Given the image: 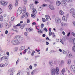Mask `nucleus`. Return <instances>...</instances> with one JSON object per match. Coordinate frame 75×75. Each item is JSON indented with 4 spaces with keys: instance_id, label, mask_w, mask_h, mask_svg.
Masks as SVG:
<instances>
[{
    "instance_id": "obj_51",
    "label": "nucleus",
    "mask_w": 75,
    "mask_h": 75,
    "mask_svg": "<svg viewBox=\"0 0 75 75\" xmlns=\"http://www.w3.org/2000/svg\"><path fill=\"white\" fill-rule=\"evenodd\" d=\"M52 36L53 37H55V33H52Z\"/></svg>"
},
{
    "instance_id": "obj_5",
    "label": "nucleus",
    "mask_w": 75,
    "mask_h": 75,
    "mask_svg": "<svg viewBox=\"0 0 75 75\" xmlns=\"http://www.w3.org/2000/svg\"><path fill=\"white\" fill-rule=\"evenodd\" d=\"M21 12L22 13V14H25V15H26V18L30 16V14H28V12H25V10H23Z\"/></svg>"
},
{
    "instance_id": "obj_31",
    "label": "nucleus",
    "mask_w": 75,
    "mask_h": 75,
    "mask_svg": "<svg viewBox=\"0 0 75 75\" xmlns=\"http://www.w3.org/2000/svg\"><path fill=\"white\" fill-rule=\"evenodd\" d=\"M60 25L62 27H64L65 25V23H61Z\"/></svg>"
},
{
    "instance_id": "obj_39",
    "label": "nucleus",
    "mask_w": 75,
    "mask_h": 75,
    "mask_svg": "<svg viewBox=\"0 0 75 75\" xmlns=\"http://www.w3.org/2000/svg\"><path fill=\"white\" fill-rule=\"evenodd\" d=\"M63 54H66V55H67V54H68V52H66V51H65L64 50H63Z\"/></svg>"
},
{
    "instance_id": "obj_36",
    "label": "nucleus",
    "mask_w": 75,
    "mask_h": 75,
    "mask_svg": "<svg viewBox=\"0 0 75 75\" xmlns=\"http://www.w3.org/2000/svg\"><path fill=\"white\" fill-rule=\"evenodd\" d=\"M0 67L2 68V67H5V65H4V64H0Z\"/></svg>"
},
{
    "instance_id": "obj_27",
    "label": "nucleus",
    "mask_w": 75,
    "mask_h": 75,
    "mask_svg": "<svg viewBox=\"0 0 75 75\" xmlns=\"http://www.w3.org/2000/svg\"><path fill=\"white\" fill-rule=\"evenodd\" d=\"M34 70L35 71V73H36V72H39L40 71L39 70V69H34Z\"/></svg>"
},
{
    "instance_id": "obj_32",
    "label": "nucleus",
    "mask_w": 75,
    "mask_h": 75,
    "mask_svg": "<svg viewBox=\"0 0 75 75\" xmlns=\"http://www.w3.org/2000/svg\"><path fill=\"white\" fill-rule=\"evenodd\" d=\"M30 8L31 9L34 8V5L33 4H31L30 5Z\"/></svg>"
},
{
    "instance_id": "obj_61",
    "label": "nucleus",
    "mask_w": 75,
    "mask_h": 75,
    "mask_svg": "<svg viewBox=\"0 0 75 75\" xmlns=\"http://www.w3.org/2000/svg\"><path fill=\"white\" fill-rule=\"evenodd\" d=\"M3 27V25H2V23H1L0 24V28H2Z\"/></svg>"
},
{
    "instance_id": "obj_42",
    "label": "nucleus",
    "mask_w": 75,
    "mask_h": 75,
    "mask_svg": "<svg viewBox=\"0 0 75 75\" xmlns=\"http://www.w3.org/2000/svg\"><path fill=\"white\" fill-rule=\"evenodd\" d=\"M8 62H6L5 64H4L5 65V66H7L8 65Z\"/></svg>"
},
{
    "instance_id": "obj_2",
    "label": "nucleus",
    "mask_w": 75,
    "mask_h": 75,
    "mask_svg": "<svg viewBox=\"0 0 75 75\" xmlns=\"http://www.w3.org/2000/svg\"><path fill=\"white\" fill-rule=\"evenodd\" d=\"M11 43L13 45H18L20 44V41H18L17 40H12L11 41Z\"/></svg>"
},
{
    "instance_id": "obj_38",
    "label": "nucleus",
    "mask_w": 75,
    "mask_h": 75,
    "mask_svg": "<svg viewBox=\"0 0 75 75\" xmlns=\"http://www.w3.org/2000/svg\"><path fill=\"white\" fill-rule=\"evenodd\" d=\"M38 34H41V33H42V31L41 30H39L38 31Z\"/></svg>"
},
{
    "instance_id": "obj_6",
    "label": "nucleus",
    "mask_w": 75,
    "mask_h": 75,
    "mask_svg": "<svg viewBox=\"0 0 75 75\" xmlns=\"http://www.w3.org/2000/svg\"><path fill=\"white\" fill-rule=\"evenodd\" d=\"M55 21L56 23H57V24H59L61 22V19L60 18H57L55 19Z\"/></svg>"
},
{
    "instance_id": "obj_29",
    "label": "nucleus",
    "mask_w": 75,
    "mask_h": 75,
    "mask_svg": "<svg viewBox=\"0 0 75 75\" xmlns=\"http://www.w3.org/2000/svg\"><path fill=\"white\" fill-rule=\"evenodd\" d=\"M59 14L60 15H63L64 14V12L62 10H60L59 11Z\"/></svg>"
},
{
    "instance_id": "obj_46",
    "label": "nucleus",
    "mask_w": 75,
    "mask_h": 75,
    "mask_svg": "<svg viewBox=\"0 0 75 75\" xmlns=\"http://www.w3.org/2000/svg\"><path fill=\"white\" fill-rule=\"evenodd\" d=\"M30 19H28L27 21V23H30Z\"/></svg>"
},
{
    "instance_id": "obj_56",
    "label": "nucleus",
    "mask_w": 75,
    "mask_h": 75,
    "mask_svg": "<svg viewBox=\"0 0 75 75\" xmlns=\"http://www.w3.org/2000/svg\"><path fill=\"white\" fill-rule=\"evenodd\" d=\"M44 24L42 23L41 25V27L43 28V27H44Z\"/></svg>"
},
{
    "instance_id": "obj_35",
    "label": "nucleus",
    "mask_w": 75,
    "mask_h": 75,
    "mask_svg": "<svg viewBox=\"0 0 75 75\" xmlns=\"http://www.w3.org/2000/svg\"><path fill=\"white\" fill-rule=\"evenodd\" d=\"M3 19V17L1 15H0V21H2Z\"/></svg>"
},
{
    "instance_id": "obj_10",
    "label": "nucleus",
    "mask_w": 75,
    "mask_h": 75,
    "mask_svg": "<svg viewBox=\"0 0 75 75\" xmlns=\"http://www.w3.org/2000/svg\"><path fill=\"white\" fill-rule=\"evenodd\" d=\"M62 5L63 6V7H65L67 6V3L65 1V0H63L62 1Z\"/></svg>"
},
{
    "instance_id": "obj_9",
    "label": "nucleus",
    "mask_w": 75,
    "mask_h": 75,
    "mask_svg": "<svg viewBox=\"0 0 75 75\" xmlns=\"http://www.w3.org/2000/svg\"><path fill=\"white\" fill-rule=\"evenodd\" d=\"M12 30H13V31H15L16 33L18 32V28H17L16 25H13Z\"/></svg>"
},
{
    "instance_id": "obj_8",
    "label": "nucleus",
    "mask_w": 75,
    "mask_h": 75,
    "mask_svg": "<svg viewBox=\"0 0 75 75\" xmlns=\"http://www.w3.org/2000/svg\"><path fill=\"white\" fill-rule=\"evenodd\" d=\"M73 44L75 45V38H74L73 40ZM72 50L73 52H75V46H74L72 48Z\"/></svg>"
},
{
    "instance_id": "obj_44",
    "label": "nucleus",
    "mask_w": 75,
    "mask_h": 75,
    "mask_svg": "<svg viewBox=\"0 0 75 75\" xmlns=\"http://www.w3.org/2000/svg\"><path fill=\"white\" fill-rule=\"evenodd\" d=\"M52 32L51 31H50L49 33V35L50 36H51L52 35Z\"/></svg>"
},
{
    "instance_id": "obj_63",
    "label": "nucleus",
    "mask_w": 75,
    "mask_h": 75,
    "mask_svg": "<svg viewBox=\"0 0 75 75\" xmlns=\"http://www.w3.org/2000/svg\"><path fill=\"white\" fill-rule=\"evenodd\" d=\"M62 34L63 35H65V32L64 31H63L62 32Z\"/></svg>"
},
{
    "instance_id": "obj_4",
    "label": "nucleus",
    "mask_w": 75,
    "mask_h": 75,
    "mask_svg": "<svg viewBox=\"0 0 75 75\" xmlns=\"http://www.w3.org/2000/svg\"><path fill=\"white\" fill-rule=\"evenodd\" d=\"M16 38L17 40L22 41L24 39L23 37L21 36L17 35L16 36Z\"/></svg>"
},
{
    "instance_id": "obj_12",
    "label": "nucleus",
    "mask_w": 75,
    "mask_h": 75,
    "mask_svg": "<svg viewBox=\"0 0 75 75\" xmlns=\"http://www.w3.org/2000/svg\"><path fill=\"white\" fill-rule=\"evenodd\" d=\"M71 70V71H75V66L71 65L70 67Z\"/></svg>"
},
{
    "instance_id": "obj_28",
    "label": "nucleus",
    "mask_w": 75,
    "mask_h": 75,
    "mask_svg": "<svg viewBox=\"0 0 75 75\" xmlns=\"http://www.w3.org/2000/svg\"><path fill=\"white\" fill-rule=\"evenodd\" d=\"M8 7L10 10H11L13 8V6L11 4H10L9 5Z\"/></svg>"
},
{
    "instance_id": "obj_7",
    "label": "nucleus",
    "mask_w": 75,
    "mask_h": 75,
    "mask_svg": "<svg viewBox=\"0 0 75 75\" xmlns=\"http://www.w3.org/2000/svg\"><path fill=\"white\" fill-rule=\"evenodd\" d=\"M50 17L49 16H47V15H45V18H46L45 19V18H42V21L43 22H45V21H48V19H49V18L48 17Z\"/></svg>"
},
{
    "instance_id": "obj_34",
    "label": "nucleus",
    "mask_w": 75,
    "mask_h": 75,
    "mask_svg": "<svg viewBox=\"0 0 75 75\" xmlns=\"http://www.w3.org/2000/svg\"><path fill=\"white\" fill-rule=\"evenodd\" d=\"M35 74V72L34 70L31 72V75H34Z\"/></svg>"
},
{
    "instance_id": "obj_23",
    "label": "nucleus",
    "mask_w": 75,
    "mask_h": 75,
    "mask_svg": "<svg viewBox=\"0 0 75 75\" xmlns=\"http://www.w3.org/2000/svg\"><path fill=\"white\" fill-rule=\"evenodd\" d=\"M63 20H64L65 21H67V18L66 17L64 16L62 18Z\"/></svg>"
},
{
    "instance_id": "obj_1",
    "label": "nucleus",
    "mask_w": 75,
    "mask_h": 75,
    "mask_svg": "<svg viewBox=\"0 0 75 75\" xmlns=\"http://www.w3.org/2000/svg\"><path fill=\"white\" fill-rule=\"evenodd\" d=\"M55 74L57 75H58L59 74V68L58 67H56L55 68H53L51 69V75H55Z\"/></svg>"
},
{
    "instance_id": "obj_21",
    "label": "nucleus",
    "mask_w": 75,
    "mask_h": 75,
    "mask_svg": "<svg viewBox=\"0 0 75 75\" xmlns=\"http://www.w3.org/2000/svg\"><path fill=\"white\" fill-rule=\"evenodd\" d=\"M49 64L51 66H52L54 65V62H53V61L52 60H50L49 62Z\"/></svg>"
},
{
    "instance_id": "obj_22",
    "label": "nucleus",
    "mask_w": 75,
    "mask_h": 75,
    "mask_svg": "<svg viewBox=\"0 0 75 75\" xmlns=\"http://www.w3.org/2000/svg\"><path fill=\"white\" fill-rule=\"evenodd\" d=\"M27 32H28V31H32L33 30V28H30L29 29L28 28L26 29Z\"/></svg>"
},
{
    "instance_id": "obj_50",
    "label": "nucleus",
    "mask_w": 75,
    "mask_h": 75,
    "mask_svg": "<svg viewBox=\"0 0 75 75\" xmlns=\"http://www.w3.org/2000/svg\"><path fill=\"white\" fill-rule=\"evenodd\" d=\"M38 57H40V55H37L35 56V59H36V58H38Z\"/></svg>"
},
{
    "instance_id": "obj_48",
    "label": "nucleus",
    "mask_w": 75,
    "mask_h": 75,
    "mask_svg": "<svg viewBox=\"0 0 75 75\" xmlns=\"http://www.w3.org/2000/svg\"><path fill=\"white\" fill-rule=\"evenodd\" d=\"M44 1L46 3H47V2H50V0H44Z\"/></svg>"
},
{
    "instance_id": "obj_24",
    "label": "nucleus",
    "mask_w": 75,
    "mask_h": 75,
    "mask_svg": "<svg viewBox=\"0 0 75 75\" xmlns=\"http://www.w3.org/2000/svg\"><path fill=\"white\" fill-rule=\"evenodd\" d=\"M25 27V25L24 24H22L20 26V28L21 29H23L24 28V27Z\"/></svg>"
},
{
    "instance_id": "obj_57",
    "label": "nucleus",
    "mask_w": 75,
    "mask_h": 75,
    "mask_svg": "<svg viewBox=\"0 0 75 75\" xmlns=\"http://www.w3.org/2000/svg\"><path fill=\"white\" fill-rule=\"evenodd\" d=\"M38 10H39V11H41V10H42V8H41V7H40L38 9Z\"/></svg>"
},
{
    "instance_id": "obj_37",
    "label": "nucleus",
    "mask_w": 75,
    "mask_h": 75,
    "mask_svg": "<svg viewBox=\"0 0 75 75\" xmlns=\"http://www.w3.org/2000/svg\"><path fill=\"white\" fill-rule=\"evenodd\" d=\"M47 6V4H43L42 5V6L43 7H46Z\"/></svg>"
},
{
    "instance_id": "obj_17",
    "label": "nucleus",
    "mask_w": 75,
    "mask_h": 75,
    "mask_svg": "<svg viewBox=\"0 0 75 75\" xmlns=\"http://www.w3.org/2000/svg\"><path fill=\"white\" fill-rule=\"evenodd\" d=\"M50 8L52 10H54V6L52 5H50L49 6Z\"/></svg>"
},
{
    "instance_id": "obj_62",
    "label": "nucleus",
    "mask_w": 75,
    "mask_h": 75,
    "mask_svg": "<svg viewBox=\"0 0 75 75\" xmlns=\"http://www.w3.org/2000/svg\"><path fill=\"white\" fill-rule=\"evenodd\" d=\"M25 2L24 4L25 5H26V4H27V1H24Z\"/></svg>"
},
{
    "instance_id": "obj_33",
    "label": "nucleus",
    "mask_w": 75,
    "mask_h": 75,
    "mask_svg": "<svg viewBox=\"0 0 75 75\" xmlns=\"http://www.w3.org/2000/svg\"><path fill=\"white\" fill-rule=\"evenodd\" d=\"M21 13V10H18L17 11V13L18 14H20Z\"/></svg>"
},
{
    "instance_id": "obj_45",
    "label": "nucleus",
    "mask_w": 75,
    "mask_h": 75,
    "mask_svg": "<svg viewBox=\"0 0 75 75\" xmlns=\"http://www.w3.org/2000/svg\"><path fill=\"white\" fill-rule=\"evenodd\" d=\"M21 18H24V17H25V14H23L21 17Z\"/></svg>"
},
{
    "instance_id": "obj_14",
    "label": "nucleus",
    "mask_w": 75,
    "mask_h": 75,
    "mask_svg": "<svg viewBox=\"0 0 75 75\" xmlns=\"http://www.w3.org/2000/svg\"><path fill=\"white\" fill-rule=\"evenodd\" d=\"M60 64H59V66L60 67H62V66L64 65V61L63 60H60Z\"/></svg>"
},
{
    "instance_id": "obj_18",
    "label": "nucleus",
    "mask_w": 75,
    "mask_h": 75,
    "mask_svg": "<svg viewBox=\"0 0 75 75\" xmlns=\"http://www.w3.org/2000/svg\"><path fill=\"white\" fill-rule=\"evenodd\" d=\"M32 11L34 13V14H37V10H36V9L35 8H33L32 10Z\"/></svg>"
},
{
    "instance_id": "obj_64",
    "label": "nucleus",
    "mask_w": 75,
    "mask_h": 75,
    "mask_svg": "<svg viewBox=\"0 0 75 75\" xmlns=\"http://www.w3.org/2000/svg\"><path fill=\"white\" fill-rule=\"evenodd\" d=\"M32 24L33 25H36V23L35 22H33V23H32Z\"/></svg>"
},
{
    "instance_id": "obj_13",
    "label": "nucleus",
    "mask_w": 75,
    "mask_h": 75,
    "mask_svg": "<svg viewBox=\"0 0 75 75\" xmlns=\"http://www.w3.org/2000/svg\"><path fill=\"white\" fill-rule=\"evenodd\" d=\"M67 56L70 58H72V55L71 53H69V52H68L67 54Z\"/></svg>"
},
{
    "instance_id": "obj_26",
    "label": "nucleus",
    "mask_w": 75,
    "mask_h": 75,
    "mask_svg": "<svg viewBox=\"0 0 75 75\" xmlns=\"http://www.w3.org/2000/svg\"><path fill=\"white\" fill-rule=\"evenodd\" d=\"M65 69L64 68L62 71V73L63 75H64V73H65Z\"/></svg>"
},
{
    "instance_id": "obj_47",
    "label": "nucleus",
    "mask_w": 75,
    "mask_h": 75,
    "mask_svg": "<svg viewBox=\"0 0 75 75\" xmlns=\"http://www.w3.org/2000/svg\"><path fill=\"white\" fill-rule=\"evenodd\" d=\"M44 30L46 32H47L48 31V30H47V29L46 28H44Z\"/></svg>"
},
{
    "instance_id": "obj_60",
    "label": "nucleus",
    "mask_w": 75,
    "mask_h": 75,
    "mask_svg": "<svg viewBox=\"0 0 75 75\" xmlns=\"http://www.w3.org/2000/svg\"><path fill=\"white\" fill-rule=\"evenodd\" d=\"M18 10H20L21 11V10H22V9H21V7H19L18 8Z\"/></svg>"
},
{
    "instance_id": "obj_16",
    "label": "nucleus",
    "mask_w": 75,
    "mask_h": 75,
    "mask_svg": "<svg viewBox=\"0 0 75 75\" xmlns=\"http://www.w3.org/2000/svg\"><path fill=\"white\" fill-rule=\"evenodd\" d=\"M1 61L2 60H3V59H5V61H6L7 59V57L6 56H4L1 58Z\"/></svg>"
},
{
    "instance_id": "obj_59",
    "label": "nucleus",
    "mask_w": 75,
    "mask_h": 75,
    "mask_svg": "<svg viewBox=\"0 0 75 75\" xmlns=\"http://www.w3.org/2000/svg\"><path fill=\"white\" fill-rule=\"evenodd\" d=\"M18 50V47H16L15 48V52H16L17 50Z\"/></svg>"
},
{
    "instance_id": "obj_15",
    "label": "nucleus",
    "mask_w": 75,
    "mask_h": 75,
    "mask_svg": "<svg viewBox=\"0 0 75 75\" xmlns=\"http://www.w3.org/2000/svg\"><path fill=\"white\" fill-rule=\"evenodd\" d=\"M25 49V46H22L20 48L19 50L20 51H23V50Z\"/></svg>"
},
{
    "instance_id": "obj_43",
    "label": "nucleus",
    "mask_w": 75,
    "mask_h": 75,
    "mask_svg": "<svg viewBox=\"0 0 75 75\" xmlns=\"http://www.w3.org/2000/svg\"><path fill=\"white\" fill-rule=\"evenodd\" d=\"M21 73V71H19L18 72V73L16 75H20V73Z\"/></svg>"
},
{
    "instance_id": "obj_52",
    "label": "nucleus",
    "mask_w": 75,
    "mask_h": 75,
    "mask_svg": "<svg viewBox=\"0 0 75 75\" xmlns=\"http://www.w3.org/2000/svg\"><path fill=\"white\" fill-rule=\"evenodd\" d=\"M18 2H16V3L15 4V6H18Z\"/></svg>"
},
{
    "instance_id": "obj_30",
    "label": "nucleus",
    "mask_w": 75,
    "mask_h": 75,
    "mask_svg": "<svg viewBox=\"0 0 75 75\" xmlns=\"http://www.w3.org/2000/svg\"><path fill=\"white\" fill-rule=\"evenodd\" d=\"M35 13H33L32 14H31V17L32 18H34V17H35Z\"/></svg>"
},
{
    "instance_id": "obj_3",
    "label": "nucleus",
    "mask_w": 75,
    "mask_h": 75,
    "mask_svg": "<svg viewBox=\"0 0 75 75\" xmlns=\"http://www.w3.org/2000/svg\"><path fill=\"white\" fill-rule=\"evenodd\" d=\"M15 71V70H14L13 68H11L8 71L7 74H10V75H13Z\"/></svg>"
},
{
    "instance_id": "obj_19",
    "label": "nucleus",
    "mask_w": 75,
    "mask_h": 75,
    "mask_svg": "<svg viewBox=\"0 0 75 75\" xmlns=\"http://www.w3.org/2000/svg\"><path fill=\"white\" fill-rule=\"evenodd\" d=\"M56 4L57 6H60V5H61V2H60V1H57L56 2Z\"/></svg>"
},
{
    "instance_id": "obj_20",
    "label": "nucleus",
    "mask_w": 75,
    "mask_h": 75,
    "mask_svg": "<svg viewBox=\"0 0 75 75\" xmlns=\"http://www.w3.org/2000/svg\"><path fill=\"white\" fill-rule=\"evenodd\" d=\"M70 12L72 14H73V13H75V9H74V8H72L70 10Z\"/></svg>"
},
{
    "instance_id": "obj_25",
    "label": "nucleus",
    "mask_w": 75,
    "mask_h": 75,
    "mask_svg": "<svg viewBox=\"0 0 75 75\" xmlns=\"http://www.w3.org/2000/svg\"><path fill=\"white\" fill-rule=\"evenodd\" d=\"M67 64L69 65L71 64V59H68L67 62Z\"/></svg>"
},
{
    "instance_id": "obj_55",
    "label": "nucleus",
    "mask_w": 75,
    "mask_h": 75,
    "mask_svg": "<svg viewBox=\"0 0 75 75\" xmlns=\"http://www.w3.org/2000/svg\"><path fill=\"white\" fill-rule=\"evenodd\" d=\"M70 34H71V33L70 32H69V33L67 34V37H69Z\"/></svg>"
},
{
    "instance_id": "obj_40",
    "label": "nucleus",
    "mask_w": 75,
    "mask_h": 75,
    "mask_svg": "<svg viewBox=\"0 0 75 75\" xmlns=\"http://www.w3.org/2000/svg\"><path fill=\"white\" fill-rule=\"evenodd\" d=\"M11 20L12 21H14V17H11Z\"/></svg>"
},
{
    "instance_id": "obj_41",
    "label": "nucleus",
    "mask_w": 75,
    "mask_h": 75,
    "mask_svg": "<svg viewBox=\"0 0 75 75\" xmlns=\"http://www.w3.org/2000/svg\"><path fill=\"white\" fill-rule=\"evenodd\" d=\"M35 53V51H34V50H33L32 53L31 54V55H32V56H33L34 55V54Z\"/></svg>"
},
{
    "instance_id": "obj_11",
    "label": "nucleus",
    "mask_w": 75,
    "mask_h": 75,
    "mask_svg": "<svg viewBox=\"0 0 75 75\" xmlns=\"http://www.w3.org/2000/svg\"><path fill=\"white\" fill-rule=\"evenodd\" d=\"M0 3L3 6H6V5H7V2H5V1L3 0L1 1H0Z\"/></svg>"
},
{
    "instance_id": "obj_54",
    "label": "nucleus",
    "mask_w": 75,
    "mask_h": 75,
    "mask_svg": "<svg viewBox=\"0 0 75 75\" xmlns=\"http://www.w3.org/2000/svg\"><path fill=\"white\" fill-rule=\"evenodd\" d=\"M2 12H3V11H2V10H1V9L0 8V14H1L2 13Z\"/></svg>"
},
{
    "instance_id": "obj_53",
    "label": "nucleus",
    "mask_w": 75,
    "mask_h": 75,
    "mask_svg": "<svg viewBox=\"0 0 75 75\" xmlns=\"http://www.w3.org/2000/svg\"><path fill=\"white\" fill-rule=\"evenodd\" d=\"M27 35H28L27 33L26 32L24 33V35H25V36H27Z\"/></svg>"
},
{
    "instance_id": "obj_49",
    "label": "nucleus",
    "mask_w": 75,
    "mask_h": 75,
    "mask_svg": "<svg viewBox=\"0 0 75 75\" xmlns=\"http://www.w3.org/2000/svg\"><path fill=\"white\" fill-rule=\"evenodd\" d=\"M11 22H10L9 23V27H11Z\"/></svg>"
},
{
    "instance_id": "obj_58",
    "label": "nucleus",
    "mask_w": 75,
    "mask_h": 75,
    "mask_svg": "<svg viewBox=\"0 0 75 75\" xmlns=\"http://www.w3.org/2000/svg\"><path fill=\"white\" fill-rule=\"evenodd\" d=\"M26 72L27 73L28 75H30V71L27 72V71H26Z\"/></svg>"
}]
</instances>
